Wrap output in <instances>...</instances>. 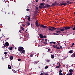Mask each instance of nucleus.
<instances>
[{
  "mask_svg": "<svg viewBox=\"0 0 75 75\" xmlns=\"http://www.w3.org/2000/svg\"><path fill=\"white\" fill-rule=\"evenodd\" d=\"M50 28L49 29V31H54L55 30H56V28H55L54 27H52L51 28L50 27Z\"/></svg>",
  "mask_w": 75,
  "mask_h": 75,
  "instance_id": "nucleus-3",
  "label": "nucleus"
},
{
  "mask_svg": "<svg viewBox=\"0 0 75 75\" xmlns=\"http://www.w3.org/2000/svg\"><path fill=\"white\" fill-rule=\"evenodd\" d=\"M74 45H72L71 46V47H73V46Z\"/></svg>",
  "mask_w": 75,
  "mask_h": 75,
  "instance_id": "nucleus-62",
  "label": "nucleus"
},
{
  "mask_svg": "<svg viewBox=\"0 0 75 75\" xmlns=\"http://www.w3.org/2000/svg\"><path fill=\"white\" fill-rule=\"evenodd\" d=\"M71 27V28H73V26H70V27Z\"/></svg>",
  "mask_w": 75,
  "mask_h": 75,
  "instance_id": "nucleus-58",
  "label": "nucleus"
},
{
  "mask_svg": "<svg viewBox=\"0 0 75 75\" xmlns=\"http://www.w3.org/2000/svg\"><path fill=\"white\" fill-rule=\"evenodd\" d=\"M47 62H50V60H47Z\"/></svg>",
  "mask_w": 75,
  "mask_h": 75,
  "instance_id": "nucleus-52",
  "label": "nucleus"
},
{
  "mask_svg": "<svg viewBox=\"0 0 75 75\" xmlns=\"http://www.w3.org/2000/svg\"><path fill=\"white\" fill-rule=\"evenodd\" d=\"M50 50H51V49L50 48L48 49V51H47L48 52H49V51H50Z\"/></svg>",
  "mask_w": 75,
  "mask_h": 75,
  "instance_id": "nucleus-37",
  "label": "nucleus"
},
{
  "mask_svg": "<svg viewBox=\"0 0 75 75\" xmlns=\"http://www.w3.org/2000/svg\"><path fill=\"white\" fill-rule=\"evenodd\" d=\"M41 27L42 28H46V26L44 25H40Z\"/></svg>",
  "mask_w": 75,
  "mask_h": 75,
  "instance_id": "nucleus-11",
  "label": "nucleus"
},
{
  "mask_svg": "<svg viewBox=\"0 0 75 75\" xmlns=\"http://www.w3.org/2000/svg\"><path fill=\"white\" fill-rule=\"evenodd\" d=\"M67 4L65 3H64V2H60V6H67Z\"/></svg>",
  "mask_w": 75,
  "mask_h": 75,
  "instance_id": "nucleus-6",
  "label": "nucleus"
},
{
  "mask_svg": "<svg viewBox=\"0 0 75 75\" xmlns=\"http://www.w3.org/2000/svg\"><path fill=\"white\" fill-rule=\"evenodd\" d=\"M45 42H47V39H45Z\"/></svg>",
  "mask_w": 75,
  "mask_h": 75,
  "instance_id": "nucleus-47",
  "label": "nucleus"
},
{
  "mask_svg": "<svg viewBox=\"0 0 75 75\" xmlns=\"http://www.w3.org/2000/svg\"><path fill=\"white\" fill-rule=\"evenodd\" d=\"M8 45H9V43L8 42H6L3 47H6V48H7Z\"/></svg>",
  "mask_w": 75,
  "mask_h": 75,
  "instance_id": "nucleus-5",
  "label": "nucleus"
},
{
  "mask_svg": "<svg viewBox=\"0 0 75 75\" xmlns=\"http://www.w3.org/2000/svg\"><path fill=\"white\" fill-rule=\"evenodd\" d=\"M59 75H63V74H62V73H59Z\"/></svg>",
  "mask_w": 75,
  "mask_h": 75,
  "instance_id": "nucleus-41",
  "label": "nucleus"
},
{
  "mask_svg": "<svg viewBox=\"0 0 75 75\" xmlns=\"http://www.w3.org/2000/svg\"><path fill=\"white\" fill-rule=\"evenodd\" d=\"M49 75L48 74V73H45V75Z\"/></svg>",
  "mask_w": 75,
  "mask_h": 75,
  "instance_id": "nucleus-49",
  "label": "nucleus"
},
{
  "mask_svg": "<svg viewBox=\"0 0 75 75\" xmlns=\"http://www.w3.org/2000/svg\"><path fill=\"white\" fill-rule=\"evenodd\" d=\"M71 27H69L68 26H64L63 27V28H64V30L65 31H67L68 30H69V29H70Z\"/></svg>",
  "mask_w": 75,
  "mask_h": 75,
  "instance_id": "nucleus-2",
  "label": "nucleus"
},
{
  "mask_svg": "<svg viewBox=\"0 0 75 75\" xmlns=\"http://www.w3.org/2000/svg\"><path fill=\"white\" fill-rule=\"evenodd\" d=\"M74 45V43H73L72 44V45Z\"/></svg>",
  "mask_w": 75,
  "mask_h": 75,
  "instance_id": "nucleus-60",
  "label": "nucleus"
},
{
  "mask_svg": "<svg viewBox=\"0 0 75 75\" xmlns=\"http://www.w3.org/2000/svg\"><path fill=\"white\" fill-rule=\"evenodd\" d=\"M23 27H25V25H23Z\"/></svg>",
  "mask_w": 75,
  "mask_h": 75,
  "instance_id": "nucleus-61",
  "label": "nucleus"
},
{
  "mask_svg": "<svg viewBox=\"0 0 75 75\" xmlns=\"http://www.w3.org/2000/svg\"><path fill=\"white\" fill-rule=\"evenodd\" d=\"M15 50H16L17 49V48L15 47Z\"/></svg>",
  "mask_w": 75,
  "mask_h": 75,
  "instance_id": "nucleus-63",
  "label": "nucleus"
},
{
  "mask_svg": "<svg viewBox=\"0 0 75 75\" xmlns=\"http://www.w3.org/2000/svg\"><path fill=\"white\" fill-rule=\"evenodd\" d=\"M28 21H30V17L29 16H28Z\"/></svg>",
  "mask_w": 75,
  "mask_h": 75,
  "instance_id": "nucleus-29",
  "label": "nucleus"
},
{
  "mask_svg": "<svg viewBox=\"0 0 75 75\" xmlns=\"http://www.w3.org/2000/svg\"><path fill=\"white\" fill-rule=\"evenodd\" d=\"M36 10H38V7H36Z\"/></svg>",
  "mask_w": 75,
  "mask_h": 75,
  "instance_id": "nucleus-40",
  "label": "nucleus"
},
{
  "mask_svg": "<svg viewBox=\"0 0 75 75\" xmlns=\"http://www.w3.org/2000/svg\"><path fill=\"white\" fill-rule=\"evenodd\" d=\"M58 64L59 65V66H57L56 67V68H57V69L61 67V64L60 63H59Z\"/></svg>",
  "mask_w": 75,
  "mask_h": 75,
  "instance_id": "nucleus-7",
  "label": "nucleus"
},
{
  "mask_svg": "<svg viewBox=\"0 0 75 75\" xmlns=\"http://www.w3.org/2000/svg\"><path fill=\"white\" fill-rule=\"evenodd\" d=\"M72 30H75V28H73L72 29Z\"/></svg>",
  "mask_w": 75,
  "mask_h": 75,
  "instance_id": "nucleus-50",
  "label": "nucleus"
},
{
  "mask_svg": "<svg viewBox=\"0 0 75 75\" xmlns=\"http://www.w3.org/2000/svg\"><path fill=\"white\" fill-rule=\"evenodd\" d=\"M37 63H38V62H33V63H34V64H37Z\"/></svg>",
  "mask_w": 75,
  "mask_h": 75,
  "instance_id": "nucleus-28",
  "label": "nucleus"
},
{
  "mask_svg": "<svg viewBox=\"0 0 75 75\" xmlns=\"http://www.w3.org/2000/svg\"><path fill=\"white\" fill-rule=\"evenodd\" d=\"M5 57H6V56H7V54H5Z\"/></svg>",
  "mask_w": 75,
  "mask_h": 75,
  "instance_id": "nucleus-56",
  "label": "nucleus"
},
{
  "mask_svg": "<svg viewBox=\"0 0 75 75\" xmlns=\"http://www.w3.org/2000/svg\"><path fill=\"white\" fill-rule=\"evenodd\" d=\"M69 72H73V70L72 69H70L69 70Z\"/></svg>",
  "mask_w": 75,
  "mask_h": 75,
  "instance_id": "nucleus-22",
  "label": "nucleus"
},
{
  "mask_svg": "<svg viewBox=\"0 0 75 75\" xmlns=\"http://www.w3.org/2000/svg\"><path fill=\"white\" fill-rule=\"evenodd\" d=\"M9 49L10 50H13V47H10L9 48L8 47V49Z\"/></svg>",
  "mask_w": 75,
  "mask_h": 75,
  "instance_id": "nucleus-25",
  "label": "nucleus"
},
{
  "mask_svg": "<svg viewBox=\"0 0 75 75\" xmlns=\"http://www.w3.org/2000/svg\"><path fill=\"white\" fill-rule=\"evenodd\" d=\"M43 74H45H45H46V73L43 72Z\"/></svg>",
  "mask_w": 75,
  "mask_h": 75,
  "instance_id": "nucleus-54",
  "label": "nucleus"
},
{
  "mask_svg": "<svg viewBox=\"0 0 75 75\" xmlns=\"http://www.w3.org/2000/svg\"><path fill=\"white\" fill-rule=\"evenodd\" d=\"M60 34V33H59V34H58L57 33H55V35H59Z\"/></svg>",
  "mask_w": 75,
  "mask_h": 75,
  "instance_id": "nucleus-38",
  "label": "nucleus"
},
{
  "mask_svg": "<svg viewBox=\"0 0 75 75\" xmlns=\"http://www.w3.org/2000/svg\"><path fill=\"white\" fill-rule=\"evenodd\" d=\"M57 48V50H60V48H59V46H58L57 47V48Z\"/></svg>",
  "mask_w": 75,
  "mask_h": 75,
  "instance_id": "nucleus-27",
  "label": "nucleus"
},
{
  "mask_svg": "<svg viewBox=\"0 0 75 75\" xmlns=\"http://www.w3.org/2000/svg\"><path fill=\"white\" fill-rule=\"evenodd\" d=\"M21 30H22L23 31H24V28L23 27H21Z\"/></svg>",
  "mask_w": 75,
  "mask_h": 75,
  "instance_id": "nucleus-30",
  "label": "nucleus"
},
{
  "mask_svg": "<svg viewBox=\"0 0 75 75\" xmlns=\"http://www.w3.org/2000/svg\"><path fill=\"white\" fill-rule=\"evenodd\" d=\"M55 5H59V3L56 2H55Z\"/></svg>",
  "mask_w": 75,
  "mask_h": 75,
  "instance_id": "nucleus-24",
  "label": "nucleus"
},
{
  "mask_svg": "<svg viewBox=\"0 0 75 75\" xmlns=\"http://www.w3.org/2000/svg\"><path fill=\"white\" fill-rule=\"evenodd\" d=\"M59 73H61L62 72V70H60L59 71Z\"/></svg>",
  "mask_w": 75,
  "mask_h": 75,
  "instance_id": "nucleus-44",
  "label": "nucleus"
},
{
  "mask_svg": "<svg viewBox=\"0 0 75 75\" xmlns=\"http://www.w3.org/2000/svg\"><path fill=\"white\" fill-rule=\"evenodd\" d=\"M75 57V54L73 53V54L71 55V57H72V58H74Z\"/></svg>",
  "mask_w": 75,
  "mask_h": 75,
  "instance_id": "nucleus-10",
  "label": "nucleus"
},
{
  "mask_svg": "<svg viewBox=\"0 0 75 75\" xmlns=\"http://www.w3.org/2000/svg\"><path fill=\"white\" fill-rule=\"evenodd\" d=\"M40 75H43V74L42 73H41Z\"/></svg>",
  "mask_w": 75,
  "mask_h": 75,
  "instance_id": "nucleus-59",
  "label": "nucleus"
},
{
  "mask_svg": "<svg viewBox=\"0 0 75 75\" xmlns=\"http://www.w3.org/2000/svg\"><path fill=\"white\" fill-rule=\"evenodd\" d=\"M26 10V11H29L30 10V9H27Z\"/></svg>",
  "mask_w": 75,
  "mask_h": 75,
  "instance_id": "nucleus-48",
  "label": "nucleus"
},
{
  "mask_svg": "<svg viewBox=\"0 0 75 75\" xmlns=\"http://www.w3.org/2000/svg\"><path fill=\"white\" fill-rule=\"evenodd\" d=\"M33 55H34V54H30V57H33Z\"/></svg>",
  "mask_w": 75,
  "mask_h": 75,
  "instance_id": "nucleus-31",
  "label": "nucleus"
},
{
  "mask_svg": "<svg viewBox=\"0 0 75 75\" xmlns=\"http://www.w3.org/2000/svg\"><path fill=\"white\" fill-rule=\"evenodd\" d=\"M38 0H37L36 1V3H37V2H38Z\"/></svg>",
  "mask_w": 75,
  "mask_h": 75,
  "instance_id": "nucleus-55",
  "label": "nucleus"
},
{
  "mask_svg": "<svg viewBox=\"0 0 75 75\" xmlns=\"http://www.w3.org/2000/svg\"><path fill=\"white\" fill-rule=\"evenodd\" d=\"M5 58H8V57H7L6 56H5Z\"/></svg>",
  "mask_w": 75,
  "mask_h": 75,
  "instance_id": "nucleus-57",
  "label": "nucleus"
},
{
  "mask_svg": "<svg viewBox=\"0 0 75 75\" xmlns=\"http://www.w3.org/2000/svg\"><path fill=\"white\" fill-rule=\"evenodd\" d=\"M21 59H18V61H21Z\"/></svg>",
  "mask_w": 75,
  "mask_h": 75,
  "instance_id": "nucleus-46",
  "label": "nucleus"
},
{
  "mask_svg": "<svg viewBox=\"0 0 75 75\" xmlns=\"http://www.w3.org/2000/svg\"><path fill=\"white\" fill-rule=\"evenodd\" d=\"M64 30H65V29H64V28H62H62H60V30L61 31H64Z\"/></svg>",
  "mask_w": 75,
  "mask_h": 75,
  "instance_id": "nucleus-16",
  "label": "nucleus"
},
{
  "mask_svg": "<svg viewBox=\"0 0 75 75\" xmlns=\"http://www.w3.org/2000/svg\"><path fill=\"white\" fill-rule=\"evenodd\" d=\"M50 6L49 4H46L45 6H43V8H50Z\"/></svg>",
  "mask_w": 75,
  "mask_h": 75,
  "instance_id": "nucleus-4",
  "label": "nucleus"
},
{
  "mask_svg": "<svg viewBox=\"0 0 75 75\" xmlns=\"http://www.w3.org/2000/svg\"><path fill=\"white\" fill-rule=\"evenodd\" d=\"M55 6V2L54 3H53L52 4V6Z\"/></svg>",
  "mask_w": 75,
  "mask_h": 75,
  "instance_id": "nucleus-26",
  "label": "nucleus"
},
{
  "mask_svg": "<svg viewBox=\"0 0 75 75\" xmlns=\"http://www.w3.org/2000/svg\"><path fill=\"white\" fill-rule=\"evenodd\" d=\"M50 44H56V43L55 42H50Z\"/></svg>",
  "mask_w": 75,
  "mask_h": 75,
  "instance_id": "nucleus-21",
  "label": "nucleus"
},
{
  "mask_svg": "<svg viewBox=\"0 0 75 75\" xmlns=\"http://www.w3.org/2000/svg\"><path fill=\"white\" fill-rule=\"evenodd\" d=\"M57 45H53V48H57Z\"/></svg>",
  "mask_w": 75,
  "mask_h": 75,
  "instance_id": "nucleus-18",
  "label": "nucleus"
},
{
  "mask_svg": "<svg viewBox=\"0 0 75 75\" xmlns=\"http://www.w3.org/2000/svg\"><path fill=\"white\" fill-rule=\"evenodd\" d=\"M69 53H70L71 54H72V50H70L69 51Z\"/></svg>",
  "mask_w": 75,
  "mask_h": 75,
  "instance_id": "nucleus-36",
  "label": "nucleus"
},
{
  "mask_svg": "<svg viewBox=\"0 0 75 75\" xmlns=\"http://www.w3.org/2000/svg\"><path fill=\"white\" fill-rule=\"evenodd\" d=\"M60 28H56V30H58V31H60Z\"/></svg>",
  "mask_w": 75,
  "mask_h": 75,
  "instance_id": "nucleus-33",
  "label": "nucleus"
},
{
  "mask_svg": "<svg viewBox=\"0 0 75 75\" xmlns=\"http://www.w3.org/2000/svg\"><path fill=\"white\" fill-rule=\"evenodd\" d=\"M43 37H44V36L42 34H40V38H43Z\"/></svg>",
  "mask_w": 75,
  "mask_h": 75,
  "instance_id": "nucleus-12",
  "label": "nucleus"
},
{
  "mask_svg": "<svg viewBox=\"0 0 75 75\" xmlns=\"http://www.w3.org/2000/svg\"><path fill=\"white\" fill-rule=\"evenodd\" d=\"M36 26L37 27H40V26H39V25H38V24H36Z\"/></svg>",
  "mask_w": 75,
  "mask_h": 75,
  "instance_id": "nucleus-32",
  "label": "nucleus"
},
{
  "mask_svg": "<svg viewBox=\"0 0 75 75\" xmlns=\"http://www.w3.org/2000/svg\"><path fill=\"white\" fill-rule=\"evenodd\" d=\"M36 16L35 15H34L33 17V19H34L35 20H37V18H36Z\"/></svg>",
  "mask_w": 75,
  "mask_h": 75,
  "instance_id": "nucleus-14",
  "label": "nucleus"
},
{
  "mask_svg": "<svg viewBox=\"0 0 75 75\" xmlns=\"http://www.w3.org/2000/svg\"><path fill=\"white\" fill-rule=\"evenodd\" d=\"M10 59H11V60H12L13 59V56H11L10 57Z\"/></svg>",
  "mask_w": 75,
  "mask_h": 75,
  "instance_id": "nucleus-20",
  "label": "nucleus"
},
{
  "mask_svg": "<svg viewBox=\"0 0 75 75\" xmlns=\"http://www.w3.org/2000/svg\"><path fill=\"white\" fill-rule=\"evenodd\" d=\"M43 38H47V36H46L44 35L43 36Z\"/></svg>",
  "mask_w": 75,
  "mask_h": 75,
  "instance_id": "nucleus-35",
  "label": "nucleus"
},
{
  "mask_svg": "<svg viewBox=\"0 0 75 75\" xmlns=\"http://www.w3.org/2000/svg\"><path fill=\"white\" fill-rule=\"evenodd\" d=\"M73 73L72 72H71L69 73V74H67V75H72Z\"/></svg>",
  "mask_w": 75,
  "mask_h": 75,
  "instance_id": "nucleus-19",
  "label": "nucleus"
},
{
  "mask_svg": "<svg viewBox=\"0 0 75 75\" xmlns=\"http://www.w3.org/2000/svg\"><path fill=\"white\" fill-rule=\"evenodd\" d=\"M21 30H20L19 33H21Z\"/></svg>",
  "mask_w": 75,
  "mask_h": 75,
  "instance_id": "nucleus-51",
  "label": "nucleus"
},
{
  "mask_svg": "<svg viewBox=\"0 0 75 75\" xmlns=\"http://www.w3.org/2000/svg\"><path fill=\"white\" fill-rule=\"evenodd\" d=\"M53 35H55V33H54L53 34Z\"/></svg>",
  "mask_w": 75,
  "mask_h": 75,
  "instance_id": "nucleus-64",
  "label": "nucleus"
},
{
  "mask_svg": "<svg viewBox=\"0 0 75 75\" xmlns=\"http://www.w3.org/2000/svg\"><path fill=\"white\" fill-rule=\"evenodd\" d=\"M43 44L45 45H46L47 44V42H43Z\"/></svg>",
  "mask_w": 75,
  "mask_h": 75,
  "instance_id": "nucleus-34",
  "label": "nucleus"
},
{
  "mask_svg": "<svg viewBox=\"0 0 75 75\" xmlns=\"http://www.w3.org/2000/svg\"><path fill=\"white\" fill-rule=\"evenodd\" d=\"M45 4L43 3H42L40 4V6H45Z\"/></svg>",
  "mask_w": 75,
  "mask_h": 75,
  "instance_id": "nucleus-17",
  "label": "nucleus"
},
{
  "mask_svg": "<svg viewBox=\"0 0 75 75\" xmlns=\"http://www.w3.org/2000/svg\"><path fill=\"white\" fill-rule=\"evenodd\" d=\"M30 22H27V26H29V25H30Z\"/></svg>",
  "mask_w": 75,
  "mask_h": 75,
  "instance_id": "nucleus-9",
  "label": "nucleus"
},
{
  "mask_svg": "<svg viewBox=\"0 0 75 75\" xmlns=\"http://www.w3.org/2000/svg\"><path fill=\"white\" fill-rule=\"evenodd\" d=\"M35 23L36 24H38V22H37V21H36L35 22Z\"/></svg>",
  "mask_w": 75,
  "mask_h": 75,
  "instance_id": "nucleus-53",
  "label": "nucleus"
},
{
  "mask_svg": "<svg viewBox=\"0 0 75 75\" xmlns=\"http://www.w3.org/2000/svg\"><path fill=\"white\" fill-rule=\"evenodd\" d=\"M7 54V53L6 52H5L4 53V54H5V55H6Z\"/></svg>",
  "mask_w": 75,
  "mask_h": 75,
  "instance_id": "nucleus-45",
  "label": "nucleus"
},
{
  "mask_svg": "<svg viewBox=\"0 0 75 75\" xmlns=\"http://www.w3.org/2000/svg\"><path fill=\"white\" fill-rule=\"evenodd\" d=\"M42 6H39V8L40 9H42Z\"/></svg>",
  "mask_w": 75,
  "mask_h": 75,
  "instance_id": "nucleus-42",
  "label": "nucleus"
},
{
  "mask_svg": "<svg viewBox=\"0 0 75 75\" xmlns=\"http://www.w3.org/2000/svg\"><path fill=\"white\" fill-rule=\"evenodd\" d=\"M18 51L20 52H21V54H23L25 52V50L24 48L22 47H18Z\"/></svg>",
  "mask_w": 75,
  "mask_h": 75,
  "instance_id": "nucleus-1",
  "label": "nucleus"
},
{
  "mask_svg": "<svg viewBox=\"0 0 75 75\" xmlns=\"http://www.w3.org/2000/svg\"><path fill=\"white\" fill-rule=\"evenodd\" d=\"M8 67L9 69H11V66H10V65H8Z\"/></svg>",
  "mask_w": 75,
  "mask_h": 75,
  "instance_id": "nucleus-15",
  "label": "nucleus"
},
{
  "mask_svg": "<svg viewBox=\"0 0 75 75\" xmlns=\"http://www.w3.org/2000/svg\"><path fill=\"white\" fill-rule=\"evenodd\" d=\"M48 68V66H46L45 67V69H47Z\"/></svg>",
  "mask_w": 75,
  "mask_h": 75,
  "instance_id": "nucleus-39",
  "label": "nucleus"
},
{
  "mask_svg": "<svg viewBox=\"0 0 75 75\" xmlns=\"http://www.w3.org/2000/svg\"><path fill=\"white\" fill-rule=\"evenodd\" d=\"M52 55L51 56V57L52 59H54V57H55V56L54 55H52Z\"/></svg>",
  "mask_w": 75,
  "mask_h": 75,
  "instance_id": "nucleus-13",
  "label": "nucleus"
},
{
  "mask_svg": "<svg viewBox=\"0 0 75 75\" xmlns=\"http://www.w3.org/2000/svg\"><path fill=\"white\" fill-rule=\"evenodd\" d=\"M55 32L57 33H60V31L59 30H56Z\"/></svg>",
  "mask_w": 75,
  "mask_h": 75,
  "instance_id": "nucleus-23",
  "label": "nucleus"
},
{
  "mask_svg": "<svg viewBox=\"0 0 75 75\" xmlns=\"http://www.w3.org/2000/svg\"><path fill=\"white\" fill-rule=\"evenodd\" d=\"M66 2L67 3V5H69V4H71V2H70V1H67Z\"/></svg>",
  "mask_w": 75,
  "mask_h": 75,
  "instance_id": "nucleus-8",
  "label": "nucleus"
},
{
  "mask_svg": "<svg viewBox=\"0 0 75 75\" xmlns=\"http://www.w3.org/2000/svg\"><path fill=\"white\" fill-rule=\"evenodd\" d=\"M59 48H60V49H62V47L60 46Z\"/></svg>",
  "mask_w": 75,
  "mask_h": 75,
  "instance_id": "nucleus-43",
  "label": "nucleus"
}]
</instances>
